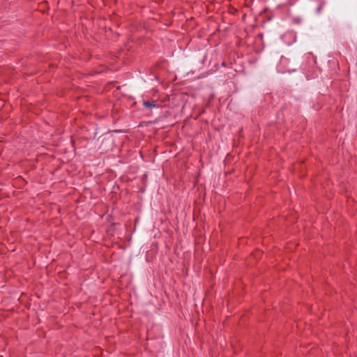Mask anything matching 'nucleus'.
<instances>
[{"label":"nucleus","instance_id":"nucleus-1","mask_svg":"<svg viewBox=\"0 0 357 357\" xmlns=\"http://www.w3.org/2000/svg\"><path fill=\"white\" fill-rule=\"evenodd\" d=\"M143 104L146 107H154L156 106L155 101H152V102L144 101Z\"/></svg>","mask_w":357,"mask_h":357}]
</instances>
